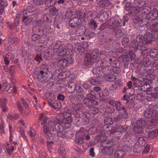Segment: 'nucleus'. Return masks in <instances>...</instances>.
Here are the masks:
<instances>
[{
  "instance_id": "obj_1",
  "label": "nucleus",
  "mask_w": 158,
  "mask_h": 158,
  "mask_svg": "<svg viewBox=\"0 0 158 158\" xmlns=\"http://www.w3.org/2000/svg\"><path fill=\"white\" fill-rule=\"evenodd\" d=\"M43 131L45 137L50 139L53 138L54 135L57 133H60L66 131L63 127L58 124H55L51 120L49 121L43 127Z\"/></svg>"
},
{
  "instance_id": "obj_2",
  "label": "nucleus",
  "mask_w": 158,
  "mask_h": 158,
  "mask_svg": "<svg viewBox=\"0 0 158 158\" xmlns=\"http://www.w3.org/2000/svg\"><path fill=\"white\" fill-rule=\"evenodd\" d=\"M99 53L98 50H94L91 53L86 54L84 57V64L87 66L93 65L97 58Z\"/></svg>"
},
{
  "instance_id": "obj_3",
  "label": "nucleus",
  "mask_w": 158,
  "mask_h": 158,
  "mask_svg": "<svg viewBox=\"0 0 158 158\" xmlns=\"http://www.w3.org/2000/svg\"><path fill=\"white\" fill-rule=\"evenodd\" d=\"M132 48L135 51L138 49L142 51H144L146 48L144 44V41L142 39V36L141 35H138L135 39L133 40L131 44Z\"/></svg>"
},
{
  "instance_id": "obj_4",
  "label": "nucleus",
  "mask_w": 158,
  "mask_h": 158,
  "mask_svg": "<svg viewBox=\"0 0 158 158\" xmlns=\"http://www.w3.org/2000/svg\"><path fill=\"white\" fill-rule=\"evenodd\" d=\"M84 18V16L80 11H78L70 19L69 25L71 27L76 28L80 26L81 20Z\"/></svg>"
},
{
  "instance_id": "obj_5",
  "label": "nucleus",
  "mask_w": 158,
  "mask_h": 158,
  "mask_svg": "<svg viewBox=\"0 0 158 158\" xmlns=\"http://www.w3.org/2000/svg\"><path fill=\"white\" fill-rule=\"evenodd\" d=\"M53 73L50 71H44L41 70L40 71L37 76L38 79L42 82H47L54 79Z\"/></svg>"
},
{
  "instance_id": "obj_6",
  "label": "nucleus",
  "mask_w": 158,
  "mask_h": 158,
  "mask_svg": "<svg viewBox=\"0 0 158 158\" xmlns=\"http://www.w3.org/2000/svg\"><path fill=\"white\" fill-rule=\"evenodd\" d=\"M88 93H86L87 94V98H85L83 100V102L85 104H86V103L88 102L89 103V105L93 106L94 105V103L96 98L95 93L92 89L88 90Z\"/></svg>"
},
{
  "instance_id": "obj_7",
  "label": "nucleus",
  "mask_w": 158,
  "mask_h": 158,
  "mask_svg": "<svg viewBox=\"0 0 158 158\" xmlns=\"http://www.w3.org/2000/svg\"><path fill=\"white\" fill-rule=\"evenodd\" d=\"M126 10L129 11L127 14L130 17H133L139 13V10L135 7L132 6V4L130 2H127L125 5Z\"/></svg>"
},
{
  "instance_id": "obj_8",
  "label": "nucleus",
  "mask_w": 158,
  "mask_h": 158,
  "mask_svg": "<svg viewBox=\"0 0 158 158\" xmlns=\"http://www.w3.org/2000/svg\"><path fill=\"white\" fill-rule=\"evenodd\" d=\"M133 22L135 24L140 27L145 26L146 27L148 23L146 18H142L137 16L133 19Z\"/></svg>"
},
{
  "instance_id": "obj_9",
  "label": "nucleus",
  "mask_w": 158,
  "mask_h": 158,
  "mask_svg": "<svg viewBox=\"0 0 158 158\" xmlns=\"http://www.w3.org/2000/svg\"><path fill=\"white\" fill-rule=\"evenodd\" d=\"M100 54L103 55V59L104 61L108 63L111 65H113V64L114 63V58L110 55L108 52L103 51L100 53Z\"/></svg>"
},
{
  "instance_id": "obj_10",
  "label": "nucleus",
  "mask_w": 158,
  "mask_h": 158,
  "mask_svg": "<svg viewBox=\"0 0 158 158\" xmlns=\"http://www.w3.org/2000/svg\"><path fill=\"white\" fill-rule=\"evenodd\" d=\"M121 23L116 18H112L110 20L109 28L110 30H116L118 27L121 26Z\"/></svg>"
},
{
  "instance_id": "obj_11",
  "label": "nucleus",
  "mask_w": 158,
  "mask_h": 158,
  "mask_svg": "<svg viewBox=\"0 0 158 158\" xmlns=\"http://www.w3.org/2000/svg\"><path fill=\"white\" fill-rule=\"evenodd\" d=\"M146 27L149 28V30L152 32H158V23L157 22L153 21L151 23H148Z\"/></svg>"
},
{
  "instance_id": "obj_12",
  "label": "nucleus",
  "mask_w": 158,
  "mask_h": 158,
  "mask_svg": "<svg viewBox=\"0 0 158 158\" xmlns=\"http://www.w3.org/2000/svg\"><path fill=\"white\" fill-rule=\"evenodd\" d=\"M73 62L72 57L69 59L68 60L65 59H62L59 60L57 62V65L58 67L60 68H64L66 66L68 63L70 64L72 63Z\"/></svg>"
},
{
  "instance_id": "obj_13",
  "label": "nucleus",
  "mask_w": 158,
  "mask_h": 158,
  "mask_svg": "<svg viewBox=\"0 0 158 158\" xmlns=\"http://www.w3.org/2000/svg\"><path fill=\"white\" fill-rule=\"evenodd\" d=\"M33 15V14L28 15H23L22 18V21L24 25L27 26L29 25L31 23L33 19L30 17V16Z\"/></svg>"
},
{
  "instance_id": "obj_14",
  "label": "nucleus",
  "mask_w": 158,
  "mask_h": 158,
  "mask_svg": "<svg viewBox=\"0 0 158 158\" xmlns=\"http://www.w3.org/2000/svg\"><path fill=\"white\" fill-rule=\"evenodd\" d=\"M146 4V2L142 0H135L134 2V7L139 10V12L140 11V9L144 6Z\"/></svg>"
},
{
  "instance_id": "obj_15",
  "label": "nucleus",
  "mask_w": 158,
  "mask_h": 158,
  "mask_svg": "<svg viewBox=\"0 0 158 158\" xmlns=\"http://www.w3.org/2000/svg\"><path fill=\"white\" fill-rule=\"evenodd\" d=\"M97 12L95 10L90 11L88 12L85 16L88 20H94L98 16Z\"/></svg>"
},
{
  "instance_id": "obj_16",
  "label": "nucleus",
  "mask_w": 158,
  "mask_h": 158,
  "mask_svg": "<svg viewBox=\"0 0 158 158\" xmlns=\"http://www.w3.org/2000/svg\"><path fill=\"white\" fill-rule=\"evenodd\" d=\"M78 27L75 31V34L76 35H81L83 34L85 35L86 32L85 27L84 25H80Z\"/></svg>"
},
{
  "instance_id": "obj_17",
  "label": "nucleus",
  "mask_w": 158,
  "mask_h": 158,
  "mask_svg": "<svg viewBox=\"0 0 158 158\" xmlns=\"http://www.w3.org/2000/svg\"><path fill=\"white\" fill-rule=\"evenodd\" d=\"M139 78H136L131 76V80L133 81V85L135 88L140 87L143 82L141 80L139 79Z\"/></svg>"
},
{
  "instance_id": "obj_18",
  "label": "nucleus",
  "mask_w": 158,
  "mask_h": 158,
  "mask_svg": "<svg viewBox=\"0 0 158 158\" xmlns=\"http://www.w3.org/2000/svg\"><path fill=\"white\" fill-rule=\"evenodd\" d=\"M152 34L149 32H146L144 35L143 36H142V39H143L144 41L146 44H150L152 40Z\"/></svg>"
},
{
  "instance_id": "obj_19",
  "label": "nucleus",
  "mask_w": 158,
  "mask_h": 158,
  "mask_svg": "<svg viewBox=\"0 0 158 158\" xmlns=\"http://www.w3.org/2000/svg\"><path fill=\"white\" fill-rule=\"evenodd\" d=\"M130 130L131 132L133 131L131 133L133 135L140 134H143V129L138 126L134 127L133 128L131 129Z\"/></svg>"
},
{
  "instance_id": "obj_20",
  "label": "nucleus",
  "mask_w": 158,
  "mask_h": 158,
  "mask_svg": "<svg viewBox=\"0 0 158 158\" xmlns=\"http://www.w3.org/2000/svg\"><path fill=\"white\" fill-rule=\"evenodd\" d=\"M95 139V140L96 141L103 142L107 139V137L105 133L102 132L96 136Z\"/></svg>"
},
{
  "instance_id": "obj_21",
  "label": "nucleus",
  "mask_w": 158,
  "mask_h": 158,
  "mask_svg": "<svg viewBox=\"0 0 158 158\" xmlns=\"http://www.w3.org/2000/svg\"><path fill=\"white\" fill-rule=\"evenodd\" d=\"M150 55L151 58L154 60L157 61L158 60V50L155 49H152L150 52Z\"/></svg>"
},
{
  "instance_id": "obj_22",
  "label": "nucleus",
  "mask_w": 158,
  "mask_h": 158,
  "mask_svg": "<svg viewBox=\"0 0 158 158\" xmlns=\"http://www.w3.org/2000/svg\"><path fill=\"white\" fill-rule=\"evenodd\" d=\"M136 124L138 127L143 129L145 127L147 124L146 122L144 119L143 118H140L139 120H137Z\"/></svg>"
},
{
  "instance_id": "obj_23",
  "label": "nucleus",
  "mask_w": 158,
  "mask_h": 158,
  "mask_svg": "<svg viewBox=\"0 0 158 158\" xmlns=\"http://www.w3.org/2000/svg\"><path fill=\"white\" fill-rule=\"evenodd\" d=\"M97 3L98 5L102 8L108 7L111 4L110 2L106 0H99L98 1Z\"/></svg>"
},
{
  "instance_id": "obj_24",
  "label": "nucleus",
  "mask_w": 158,
  "mask_h": 158,
  "mask_svg": "<svg viewBox=\"0 0 158 158\" xmlns=\"http://www.w3.org/2000/svg\"><path fill=\"white\" fill-rule=\"evenodd\" d=\"M57 55L59 56H61L65 55L67 52V50L65 48V47L63 45L60 48L56 51Z\"/></svg>"
},
{
  "instance_id": "obj_25",
  "label": "nucleus",
  "mask_w": 158,
  "mask_h": 158,
  "mask_svg": "<svg viewBox=\"0 0 158 158\" xmlns=\"http://www.w3.org/2000/svg\"><path fill=\"white\" fill-rule=\"evenodd\" d=\"M150 85L148 82H143V83L140 86V90L143 92L148 91L150 90Z\"/></svg>"
},
{
  "instance_id": "obj_26",
  "label": "nucleus",
  "mask_w": 158,
  "mask_h": 158,
  "mask_svg": "<svg viewBox=\"0 0 158 158\" xmlns=\"http://www.w3.org/2000/svg\"><path fill=\"white\" fill-rule=\"evenodd\" d=\"M48 104L49 105L55 109H59L61 107V103L57 100H55L53 102H52L49 101Z\"/></svg>"
},
{
  "instance_id": "obj_27",
  "label": "nucleus",
  "mask_w": 158,
  "mask_h": 158,
  "mask_svg": "<svg viewBox=\"0 0 158 158\" xmlns=\"http://www.w3.org/2000/svg\"><path fill=\"white\" fill-rule=\"evenodd\" d=\"M102 152L104 154L110 156H112L113 154V149L109 147L103 148Z\"/></svg>"
},
{
  "instance_id": "obj_28",
  "label": "nucleus",
  "mask_w": 158,
  "mask_h": 158,
  "mask_svg": "<svg viewBox=\"0 0 158 158\" xmlns=\"http://www.w3.org/2000/svg\"><path fill=\"white\" fill-rule=\"evenodd\" d=\"M34 9L31 5H29L27 6L26 9H24L23 11V15H29L30 13H32L34 11Z\"/></svg>"
},
{
  "instance_id": "obj_29",
  "label": "nucleus",
  "mask_w": 158,
  "mask_h": 158,
  "mask_svg": "<svg viewBox=\"0 0 158 158\" xmlns=\"http://www.w3.org/2000/svg\"><path fill=\"white\" fill-rule=\"evenodd\" d=\"M76 88V84L73 82H70L68 85L67 89L70 93H73Z\"/></svg>"
},
{
  "instance_id": "obj_30",
  "label": "nucleus",
  "mask_w": 158,
  "mask_h": 158,
  "mask_svg": "<svg viewBox=\"0 0 158 158\" xmlns=\"http://www.w3.org/2000/svg\"><path fill=\"white\" fill-rule=\"evenodd\" d=\"M152 9L149 6H145L141 9H140V11L142 14L145 15L148 14L150 11H151Z\"/></svg>"
},
{
  "instance_id": "obj_31",
  "label": "nucleus",
  "mask_w": 158,
  "mask_h": 158,
  "mask_svg": "<svg viewBox=\"0 0 158 158\" xmlns=\"http://www.w3.org/2000/svg\"><path fill=\"white\" fill-rule=\"evenodd\" d=\"M125 154V152L123 150L116 151L114 154L115 158H122Z\"/></svg>"
},
{
  "instance_id": "obj_32",
  "label": "nucleus",
  "mask_w": 158,
  "mask_h": 158,
  "mask_svg": "<svg viewBox=\"0 0 158 158\" xmlns=\"http://www.w3.org/2000/svg\"><path fill=\"white\" fill-rule=\"evenodd\" d=\"M104 78L106 81L112 82L116 79L117 77L116 76L113 75H107L106 76H104Z\"/></svg>"
},
{
  "instance_id": "obj_33",
  "label": "nucleus",
  "mask_w": 158,
  "mask_h": 158,
  "mask_svg": "<svg viewBox=\"0 0 158 158\" xmlns=\"http://www.w3.org/2000/svg\"><path fill=\"white\" fill-rule=\"evenodd\" d=\"M143 148L140 145H135L133 148V152L135 153H139L143 152Z\"/></svg>"
},
{
  "instance_id": "obj_34",
  "label": "nucleus",
  "mask_w": 158,
  "mask_h": 158,
  "mask_svg": "<svg viewBox=\"0 0 158 158\" xmlns=\"http://www.w3.org/2000/svg\"><path fill=\"white\" fill-rule=\"evenodd\" d=\"M56 2V0H45L44 4L46 6L50 7L55 5Z\"/></svg>"
},
{
  "instance_id": "obj_35",
  "label": "nucleus",
  "mask_w": 158,
  "mask_h": 158,
  "mask_svg": "<svg viewBox=\"0 0 158 158\" xmlns=\"http://www.w3.org/2000/svg\"><path fill=\"white\" fill-rule=\"evenodd\" d=\"M73 113L71 111L70 112L69 110L68 113L69 116H66L65 115H64V121L65 122V123L67 124H69L71 123L73 120L72 117H71V115L69 113Z\"/></svg>"
},
{
  "instance_id": "obj_36",
  "label": "nucleus",
  "mask_w": 158,
  "mask_h": 158,
  "mask_svg": "<svg viewBox=\"0 0 158 158\" xmlns=\"http://www.w3.org/2000/svg\"><path fill=\"white\" fill-rule=\"evenodd\" d=\"M102 73L106 74H108L110 73L111 70L110 67L109 66H106L105 67L102 68L101 67Z\"/></svg>"
},
{
  "instance_id": "obj_37",
  "label": "nucleus",
  "mask_w": 158,
  "mask_h": 158,
  "mask_svg": "<svg viewBox=\"0 0 158 158\" xmlns=\"http://www.w3.org/2000/svg\"><path fill=\"white\" fill-rule=\"evenodd\" d=\"M63 45L62 44V43L60 41H58L54 44L53 48L54 51H56Z\"/></svg>"
},
{
  "instance_id": "obj_38",
  "label": "nucleus",
  "mask_w": 158,
  "mask_h": 158,
  "mask_svg": "<svg viewBox=\"0 0 158 158\" xmlns=\"http://www.w3.org/2000/svg\"><path fill=\"white\" fill-rule=\"evenodd\" d=\"M90 22L88 23L89 26L92 29L95 30L98 27L97 23L95 20H89Z\"/></svg>"
},
{
  "instance_id": "obj_39",
  "label": "nucleus",
  "mask_w": 158,
  "mask_h": 158,
  "mask_svg": "<svg viewBox=\"0 0 158 158\" xmlns=\"http://www.w3.org/2000/svg\"><path fill=\"white\" fill-rule=\"evenodd\" d=\"M74 115L75 117L77 118H81L83 116H86L82 111L79 110H75Z\"/></svg>"
},
{
  "instance_id": "obj_40",
  "label": "nucleus",
  "mask_w": 158,
  "mask_h": 158,
  "mask_svg": "<svg viewBox=\"0 0 158 158\" xmlns=\"http://www.w3.org/2000/svg\"><path fill=\"white\" fill-rule=\"evenodd\" d=\"M153 113L152 110H146L144 112L143 115L145 118H149L152 117Z\"/></svg>"
},
{
  "instance_id": "obj_41",
  "label": "nucleus",
  "mask_w": 158,
  "mask_h": 158,
  "mask_svg": "<svg viewBox=\"0 0 158 158\" xmlns=\"http://www.w3.org/2000/svg\"><path fill=\"white\" fill-rule=\"evenodd\" d=\"M115 33V35L117 38H120L122 37L124 35V33L121 29H117L116 30H114Z\"/></svg>"
},
{
  "instance_id": "obj_42",
  "label": "nucleus",
  "mask_w": 158,
  "mask_h": 158,
  "mask_svg": "<svg viewBox=\"0 0 158 158\" xmlns=\"http://www.w3.org/2000/svg\"><path fill=\"white\" fill-rule=\"evenodd\" d=\"M95 34L96 33L94 32L86 29V32L85 35L86 36L88 37L89 39H90L94 37Z\"/></svg>"
},
{
  "instance_id": "obj_43",
  "label": "nucleus",
  "mask_w": 158,
  "mask_h": 158,
  "mask_svg": "<svg viewBox=\"0 0 158 158\" xmlns=\"http://www.w3.org/2000/svg\"><path fill=\"white\" fill-rule=\"evenodd\" d=\"M113 65H114V64H113V65H111V66L110 67V70H111L110 73H115V74L119 73L120 72V69L118 67L113 66Z\"/></svg>"
},
{
  "instance_id": "obj_44",
  "label": "nucleus",
  "mask_w": 158,
  "mask_h": 158,
  "mask_svg": "<svg viewBox=\"0 0 158 158\" xmlns=\"http://www.w3.org/2000/svg\"><path fill=\"white\" fill-rule=\"evenodd\" d=\"M148 137L150 139H154L158 135V131L156 130H153L150 134H148Z\"/></svg>"
},
{
  "instance_id": "obj_45",
  "label": "nucleus",
  "mask_w": 158,
  "mask_h": 158,
  "mask_svg": "<svg viewBox=\"0 0 158 158\" xmlns=\"http://www.w3.org/2000/svg\"><path fill=\"white\" fill-rule=\"evenodd\" d=\"M113 120L114 122L117 124L123 121L122 118L121 117V114H118L116 116L113 118Z\"/></svg>"
},
{
  "instance_id": "obj_46",
  "label": "nucleus",
  "mask_w": 158,
  "mask_h": 158,
  "mask_svg": "<svg viewBox=\"0 0 158 158\" xmlns=\"http://www.w3.org/2000/svg\"><path fill=\"white\" fill-rule=\"evenodd\" d=\"M92 72L95 75H99L102 73L101 67L98 66L94 68L93 69Z\"/></svg>"
},
{
  "instance_id": "obj_47",
  "label": "nucleus",
  "mask_w": 158,
  "mask_h": 158,
  "mask_svg": "<svg viewBox=\"0 0 158 158\" xmlns=\"http://www.w3.org/2000/svg\"><path fill=\"white\" fill-rule=\"evenodd\" d=\"M119 114H121V117L123 119H127L128 117V114L125 108L121 112H119Z\"/></svg>"
},
{
  "instance_id": "obj_48",
  "label": "nucleus",
  "mask_w": 158,
  "mask_h": 158,
  "mask_svg": "<svg viewBox=\"0 0 158 158\" xmlns=\"http://www.w3.org/2000/svg\"><path fill=\"white\" fill-rule=\"evenodd\" d=\"M87 133V131L86 129L83 127H81L80 128L79 132L78 134L80 137H84Z\"/></svg>"
},
{
  "instance_id": "obj_49",
  "label": "nucleus",
  "mask_w": 158,
  "mask_h": 158,
  "mask_svg": "<svg viewBox=\"0 0 158 158\" xmlns=\"http://www.w3.org/2000/svg\"><path fill=\"white\" fill-rule=\"evenodd\" d=\"M48 120L47 117L44 116V115L43 113H41L39 115V120L40 121L42 120V124L46 123Z\"/></svg>"
},
{
  "instance_id": "obj_50",
  "label": "nucleus",
  "mask_w": 158,
  "mask_h": 158,
  "mask_svg": "<svg viewBox=\"0 0 158 158\" xmlns=\"http://www.w3.org/2000/svg\"><path fill=\"white\" fill-rule=\"evenodd\" d=\"M104 123L106 125H111L114 123L113 118L111 117L105 118L104 120Z\"/></svg>"
},
{
  "instance_id": "obj_51",
  "label": "nucleus",
  "mask_w": 158,
  "mask_h": 158,
  "mask_svg": "<svg viewBox=\"0 0 158 158\" xmlns=\"http://www.w3.org/2000/svg\"><path fill=\"white\" fill-rule=\"evenodd\" d=\"M151 58L149 55H147L146 57H144L143 60L144 63L146 64H149L151 63Z\"/></svg>"
},
{
  "instance_id": "obj_52",
  "label": "nucleus",
  "mask_w": 158,
  "mask_h": 158,
  "mask_svg": "<svg viewBox=\"0 0 158 158\" xmlns=\"http://www.w3.org/2000/svg\"><path fill=\"white\" fill-rule=\"evenodd\" d=\"M122 61L124 63H127L130 61V56L127 54H125L122 57Z\"/></svg>"
},
{
  "instance_id": "obj_53",
  "label": "nucleus",
  "mask_w": 158,
  "mask_h": 158,
  "mask_svg": "<svg viewBox=\"0 0 158 158\" xmlns=\"http://www.w3.org/2000/svg\"><path fill=\"white\" fill-rule=\"evenodd\" d=\"M58 12V10L56 7H53L49 10L50 13L52 15H56Z\"/></svg>"
},
{
  "instance_id": "obj_54",
  "label": "nucleus",
  "mask_w": 158,
  "mask_h": 158,
  "mask_svg": "<svg viewBox=\"0 0 158 158\" xmlns=\"http://www.w3.org/2000/svg\"><path fill=\"white\" fill-rule=\"evenodd\" d=\"M4 122L2 120H0V134H3L5 133L4 130Z\"/></svg>"
},
{
  "instance_id": "obj_55",
  "label": "nucleus",
  "mask_w": 158,
  "mask_h": 158,
  "mask_svg": "<svg viewBox=\"0 0 158 158\" xmlns=\"http://www.w3.org/2000/svg\"><path fill=\"white\" fill-rule=\"evenodd\" d=\"M70 131H71L69 130L68 131H63L62 132H61L60 133H57V135L58 137H60L62 138H64L65 136H67V133L70 132Z\"/></svg>"
},
{
  "instance_id": "obj_56",
  "label": "nucleus",
  "mask_w": 158,
  "mask_h": 158,
  "mask_svg": "<svg viewBox=\"0 0 158 158\" xmlns=\"http://www.w3.org/2000/svg\"><path fill=\"white\" fill-rule=\"evenodd\" d=\"M100 17L102 20L104 21L108 18V15L106 12H103L101 14Z\"/></svg>"
},
{
  "instance_id": "obj_57",
  "label": "nucleus",
  "mask_w": 158,
  "mask_h": 158,
  "mask_svg": "<svg viewBox=\"0 0 158 158\" xmlns=\"http://www.w3.org/2000/svg\"><path fill=\"white\" fill-rule=\"evenodd\" d=\"M84 141V139L81 137H77L75 142L77 144H81Z\"/></svg>"
},
{
  "instance_id": "obj_58",
  "label": "nucleus",
  "mask_w": 158,
  "mask_h": 158,
  "mask_svg": "<svg viewBox=\"0 0 158 158\" xmlns=\"http://www.w3.org/2000/svg\"><path fill=\"white\" fill-rule=\"evenodd\" d=\"M152 119L153 120H158V112L154 111L153 112L152 116L151 117Z\"/></svg>"
},
{
  "instance_id": "obj_59",
  "label": "nucleus",
  "mask_w": 158,
  "mask_h": 158,
  "mask_svg": "<svg viewBox=\"0 0 158 158\" xmlns=\"http://www.w3.org/2000/svg\"><path fill=\"white\" fill-rule=\"evenodd\" d=\"M108 104L114 107L116 106L118 103H119V105H121L120 102H116L113 100H110L108 101Z\"/></svg>"
},
{
  "instance_id": "obj_60",
  "label": "nucleus",
  "mask_w": 158,
  "mask_h": 158,
  "mask_svg": "<svg viewBox=\"0 0 158 158\" xmlns=\"http://www.w3.org/2000/svg\"><path fill=\"white\" fill-rule=\"evenodd\" d=\"M9 40L13 44H16L18 42V39L16 37L11 36L9 38Z\"/></svg>"
},
{
  "instance_id": "obj_61",
  "label": "nucleus",
  "mask_w": 158,
  "mask_h": 158,
  "mask_svg": "<svg viewBox=\"0 0 158 158\" xmlns=\"http://www.w3.org/2000/svg\"><path fill=\"white\" fill-rule=\"evenodd\" d=\"M40 38V35H37L36 34L34 33L31 35V40L34 41L37 40Z\"/></svg>"
},
{
  "instance_id": "obj_62",
  "label": "nucleus",
  "mask_w": 158,
  "mask_h": 158,
  "mask_svg": "<svg viewBox=\"0 0 158 158\" xmlns=\"http://www.w3.org/2000/svg\"><path fill=\"white\" fill-rule=\"evenodd\" d=\"M0 4L2 8L4 9L8 6V3L5 0H0Z\"/></svg>"
},
{
  "instance_id": "obj_63",
  "label": "nucleus",
  "mask_w": 158,
  "mask_h": 158,
  "mask_svg": "<svg viewBox=\"0 0 158 158\" xmlns=\"http://www.w3.org/2000/svg\"><path fill=\"white\" fill-rule=\"evenodd\" d=\"M88 81L93 85H97L98 83V81L94 78H92L90 80H89Z\"/></svg>"
},
{
  "instance_id": "obj_64",
  "label": "nucleus",
  "mask_w": 158,
  "mask_h": 158,
  "mask_svg": "<svg viewBox=\"0 0 158 158\" xmlns=\"http://www.w3.org/2000/svg\"><path fill=\"white\" fill-rule=\"evenodd\" d=\"M109 94V92L107 90L105 89L102 91L100 94V96H106Z\"/></svg>"
}]
</instances>
